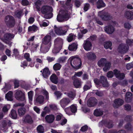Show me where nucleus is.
Masks as SVG:
<instances>
[{
    "label": "nucleus",
    "mask_w": 133,
    "mask_h": 133,
    "mask_svg": "<svg viewBox=\"0 0 133 133\" xmlns=\"http://www.w3.org/2000/svg\"><path fill=\"white\" fill-rule=\"evenodd\" d=\"M109 133H126L125 131L124 130H119L117 132L116 130H110Z\"/></svg>",
    "instance_id": "obj_48"
},
{
    "label": "nucleus",
    "mask_w": 133,
    "mask_h": 133,
    "mask_svg": "<svg viewBox=\"0 0 133 133\" xmlns=\"http://www.w3.org/2000/svg\"><path fill=\"white\" fill-rule=\"evenodd\" d=\"M90 6V5L88 3L85 4L84 5V6L83 9L84 11L85 12L87 11L88 10Z\"/></svg>",
    "instance_id": "obj_61"
},
{
    "label": "nucleus",
    "mask_w": 133,
    "mask_h": 133,
    "mask_svg": "<svg viewBox=\"0 0 133 133\" xmlns=\"http://www.w3.org/2000/svg\"><path fill=\"white\" fill-rule=\"evenodd\" d=\"M97 101L96 99L94 97L90 98L87 102V105L89 107H93L97 104Z\"/></svg>",
    "instance_id": "obj_13"
},
{
    "label": "nucleus",
    "mask_w": 133,
    "mask_h": 133,
    "mask_svg": "<svg viewBox=\"0 0 133 133\" xmlns=\"http://www.w3.org/2000/svg\"><path fill=\"white\" fill-rule=\"evenodd\" d=\"M113 107L115 108H117L122 105L124 103V101L122 99L117 98L114 101Z\"/></svg>",
    "instance_id": "obj_10"
},
{
    "label": "nucleus",
    "mask_w": 133,
    "mask_h": 133,
    "mask_svg": "<svg viewBox=\"0 0 133 133\" xmlns=\"http://www.w3.org/2000/svg\"><path fill=\"white\" fill-rule=\"evenodd\" d=\"M73 84L75 88H81V81L78 78L75 79L73 81Z\"/></svg>",
    "instance_id": "obj_27"
},
{
    "label": "nucleus",
    "mask_w": 133,
    "mask_h": 133,
    "mask_svg": "<svg viewBox=\"0 0 133 133\" xmlns=\"http://www.w3.org/2000/svg\"><path fill=\"white\" fill-rule=\"evenodd\" d=\"M22 10H17L15 12V15L18 18H20L22 13Z\"/></svg>",
    "instance_id": "obj_40"
},
{
    "label": "nucleus",
    "mask_w": 133,
    "mask_h": 133,
    "mask_svg": "<svg viewBox=\"0 0 133 133\" xmlns=\"http://www.w3.org/2000/svg\"><path fill=\"white\" fill-rule=\"evenodd\" d=\"M61 67V65L59 63H57L54 65L53 68L54 71H56L60 70Z\"/></svg>",
    "instance_id": "obj_38"
},
{
    "label": "nucleus",
    "mask_w": 133,
    "mask_h": 133,
    "mask_svg": "<svg viewBox=\"0 0 133 133\" xmlns=\"http://www.w3.org/2000/svg\"><path fill=\"white\" fill-rule=\"evenodd\" d=\"M112 43L110 41H106L104 43V46L106 49H109L110 50H112V48L111 47L112 45Z\"/></svg>",
    "instance_id": "obj_28"
},
{
    "label": "nucleus",
    "mask_w": 133,
    "mask_h": 133,
    "mask_svg": "<svg viewBox=\"0 0 133 133\" xmlns=\"http://www.w3.org/2000/svg\"><path fill=\"white\" fill-rule=\"evenodd\" d=\"M54 94L58 98H60L62 95V94L59 91H55L54 92Z\"/></svg>",
    "instance_id": "obj_63"
},
{
    "label": "nucleus",
    "mask_w": 133,
    "mask_h": 133,
    "mask_svg": "<svg viewBox=\"0 0 133 133\" xmlns=\"http://www.w3.org/2000/svg\"><path fill=\"white\" fill-rule=\"evenodd\" d=\"M14 37V35L13 34L7 33L4 34L3 37L4 40L8 41L9 43H8V44L10 46L11 45V42H10L9 41L13 38Z\"/></svg>",
    "instance_id": "obj_16"
},
{
    "label": "nucleus",
    "mask_w": 133,
    "mask_h": 133,
    "mask_svg": "<svg viewBox=\"0 0 133 133\" xmlns=\"http://www.w3.org/2000/svg\"><path fill=\"white\" fill-rule=\"evenodd\" d=\"M103 111L100 109H96L94 112V114L95 116H100L103 114Z\"/></svg>",
    "instance_id": "obj_30"
},
{
    "label": "nucleus",
    "mask_w": 133,
    "mask_h": 133,
    "mask_svg": "<svg viewBox=\"0 0 133 133\" xmlns=\"http://www.w3.org/2000/svg\"><path fill=\"white\" fill-rule=\"evenodd\" d=\"M94 91V92L97 96L99 97H102L104 95L102 91H99L98 90H93V91Z\"/></svg>",
    "instance_id": "obj_46"
},
{
    "label": "nucleus",
    "mask_w": 133,
    "mask_h": 133,
    "mask_svg": "<svg viewBox=\"0 0 133 133\" xmlns=\"http://www.w3.org/2000/svg\"><path fill=\"white\" fill-rule=\"evenodd\" d=\"M37 27L36 26L33 25L32 26H29L28 28V32H36L37 30Z\"/></svg>",
    "instance_id": "obj_35"
},
{
    "label": "nucleus",
    "mask_w": 133,
    "mask_h": 133,
    "mask_svg": "<svg viewBox=\"0 0 133 133\" xmlns=\"http://www.w3.org/2000/svg\"><path fill=\"white\" fill-rule=\"evenodd\" d=\"M100 17L103 21H109L110 20L112 17L108 13L104 12L100 15Z\"/></svg>",
    "instance_id": "obj_12"
},
{
    "label": "nucleus",
    "mask_w": 133,
    "mask_h": 133,
    "mask_svg": "<svg viewBox=\"0 0 133 133\" xmlns=\"http://www.w3.org/2000/svg\"><path fill=\"white\" fill-rule=\"evenodd\" d=\"M114 75L116 77L119 79H123L125 77V75L123 73H121L120 71L115 69L113 70Z\"/></svg>",
    "instance_id": "obj_11"
},
{
    "label": "nucleus",
    "mask_w": 133,
    "mask_h": 133,
    "mask_svg": "<svg viewBox=\"0 0 133 133\" xmlns=\"http://www.w3.org/2000/svg\"><path fill=\"white\" fill-rule=\"evenodd\" d=\"M124 109L127 111H130L131 109V105L129 104H126L124 106Z\"/></svg>",
    "instance_id": "obj_62"
},
{
    "label": "nucleus",
    "mask_w": 133,
    "mask_h": 133,
    "mask_svg": "<svg viewBox=\"0 0 133 133\" xmlns=\"http://www.w3.org/2000/svg\"><path fill=\"white\" fill-rule=\"evenodd\" d=\"M77 109L76 106L75 105L72 104L69 107L65 108L64 110L66 114L68 115H70L72 113H75L76 112Z\"/></svg>",
    "instance_id": "obj_8"
},
{
    "label": "nucleus",
    "mask_w": 133,
    "mask_h": 133,
    "mask_svg": "<svg viewBox=\"0 0 133 133\" xmlns=\"http://www.w3.org/2000/svg\"><path fill=\"white\" fill-rule=\"evenodd\" d=\"M71 0H67L65 2V5L68 6V9L70 10L71 9L72 5L71 3Z\"/></svg>",
    "instance_id": "obj_45"
},
{
    "label": "nucleus",
    "mask_w": 133,
    "mask_h": 133,
    "mask_svg": "<svg viewBox=\"0 0 133 133\" xmlns=\"http://www.w3.org/2000/svg\"><path fill=\"white\" fill-rule=\"evenodd\" d=\"M51 36L47 35L45 36L42 39V43L40 47V51L43 52L48 50L51 45Z\"/></svg>",
    "instance_id": "obj_1"
},
{
    "label": "nucleus",
    "mask_w": 133,
    "mask_h": 133,
    "mask_svg": "<svg viewBox=\"0 0 133 133\" xmlns=\"http://www.w3.org/2000/svg\"><path fill=\"white\" fill-rule=\"evenodd\" d=\"M69 27L68 26L65 27H61V33H64V34L63 35L66 34L67 31L69 30Z\"/></svg>",
    "instance_id": "obj_49"
},
{
    "label": "nucleus",
    "mask_w": 133,
    "mask_h": 133,
    "mask_svg": "<svg viewBox=\"0 0 133 133\" xmlns=\"http://www.w3.org/2000/svg\"><path fill=\"white\" fill-rule=\"evenodd\" d=\"M103 124L106 127L109 128H112L113 126V124L112 121L108 119H106L105 121L103 120L99 122V127H101Z\"/></svg>",
    "instance_id": "obj_9"
},
{
    "label": "nucleus",
    "mask_w": 133,
    "mask_h": 133,
    "mask_svg": "<svg viewBox=\"0 0 133 133\" xmlns=\"http://www.w3.org/2000/svg\"><path fill=\"white\" fill-rule=\"evenodd\" d=\"M50 74L49 69L47 67H46L43 69L42 73L43 77L45 78H47Z\"/></svg>",
    "instance_id": "obj_21"
},
{
    "label": "nucleus",
    "mask_w": 133,
    "mask_h": 133,
    "mask_svg": "<svg viewBox=\"0 0 133 133\" xmlns=\"http://www.w3.org/2000/svg\"><path fill=\"white\" fill-rule=\"evenodd\" d=\"M128 45L124 43L120 44L118 47V50L119 53L124 54L127 53L129 49Z\"/></svg>",
    "instance_id": "obj_6"
},
{
    "label": "nucleus",
    "mask_w": 133,
    "mask_h": 133,
    "mask_svg": "<svg viewBox=\"0 0 133 133\" xmlns=\"http://www.w3.org/2000/svg\"><path fill=\"white\" fill-rule=\"evenodd\" d=\"M124 16L127 19H133V12L131 11H126L124 13Z\"/></svg>",
    "instance_id": "obj_22"
},
{
    "label": "nucleus",
    "mask_w": 133,
    "mask_h": 133,
    "mask_svg": "<svg viewBox=\"0 0 133 133\" xmlns=\"http://www.w3.org/2000/svg\"><path fill=\"white\" fill-rule=\"evenodd\" d=\"M126 42L127 45L131 46L132 45L133 43V39L131 40L130 39H128L126 40Z\"/></svg>",
    "instance_id": "obj_52"
},
{
    "label": "nucleus",
    "mask_w": 133,
    "mask_h": 133,
    "mask_svg": "<svg viewBox=\"0 0 133 133\" xmlns=\"http://www.w3.org/2000/svg\"><path fill=\"white\" fill-rule=\"evenodd\" d=\"M13 53L12 56V57L14 56L16 58L19 57L20 55L19 54V52L18 50L17 49H14L13 50Z\"/></svg>",
    "instance_id": "obj_39"
},
{
    "label": "nucleus",
    "mask_w": 133,
    "mask_h": 133,
    "mask_svg": "<svg viewBox=\"0 0 133 133\" xmlns=\"http://www.w3.org/2000/svg\"><path fill=\"white\" fill-rule=\"evenodd\" d=\"M52 8L48 6H43L41 9V12L43 14H44V17L46 19H50L53 17V14L52 13Z\"/></svg>",
    "instance_id": "obj_2"
},
{
    "label": "nucleus",
    "mask_w": 133,
    "mask_h": 133,
    "mask_svg": "<svg viewBox=\"0 0 133 133\" xmlns=\"http://www.w3.org/2000/svg\"><path fill=\"white\" fill-rule=\"evenodd\" d=\"M5 23L8 27H14L16 24V22L14 17L11 15H8L4 18Z\"/></svg>",
    "instance_id": "obj_3"
},
{
    "label": "nucleus",
    "mask_w": 133,
    "mask_h": 133,
    "mask_svg": "<svg viewBox=\"0 0 133 133\" xmlns=\"http://www.w3.org/2000/svg\"><path fill=\"white\" fill-rule=\"evenodd\" d=\"M101 84L103 87H108L109 86V84L107 80V78L102 76H100Z\"/></svg>",
    "instance_id": "obj_18"
},
{
    "label": "nucleus",
    "mask_w": 133,
    "mask_h": 133,
    "mask_svg": "<svg viewBox=\"0 0 133 133\" xmlns=\"http://www.w3.org/2000/svg\"><path fill=\"white\" fill-rule=\"evenodd\" d=\"M44 111L41 114V116H45L47 114H49L51 111V110L48 107H46L44 109Z\"/></svg>",
    "instance_id": "obj_33"
},
{
    "label": "nucleus",
    "mask_w": 133,
    "mask_h": 133,
    "mask_svg": "<svg viewBox=\"0 0 133 133\" xmlns=\"http://www.w3.org/2000/svg\"><path fill=\"white\" fill-rule=\"evenodd\" d=\"M75 5L76 8H78L81 5V3L79 0H75Z\"/></svg>",
    "instance_id": "obj_56"
},
{
    "label": "nucleus",
    "mask_w": 133,
    "mask_h": 133,
    "mask_svg": "<svg viewBox=\"0 0 133 133\" xmlns=\"http://www.w3.org/2000/svg\"><path fill=\"white\" fill-rule=\"evenodd\" d=\"M70 64L73 68L77 69L81 68L82 65L81 59L79 57L72 58L70 61Z\"/></svg>",
    "instance_id": "obj_4"
},
{
    "label": "nucleus",
    "mask_w": 133,
    "mask_h": 133,
    "mask_svg": "<svg viewBox=\"0 0 133 133\" xmlns=\"http://www.w3.org/2000/svg\"><path fill=\"white\" fill-rule=\"evenodd\" d=\"M77 48V46L75 44H72L70 45L68 47V49L70 51H75Z\"/></svg>",
    "instance_id": "obj_44"
},
{
    "label": "nucleus",
    "mask_w": 133,
    "mask_h": 133,
    "mask_svg": "<svg viewBox=\"0 0 133 133\" xmlns=\"http://www.w3.org/2000/svg\"><path fill=\"white\" fill-rule=\"evenodd\" d=\"M44 98L43 96L41 95H39L37 97L35 100L36 103L41 104L43 103Z\"/></svg>",
    "instance_id": "obj_32"
},
{
    "label": "nucleus",
    "mask_w": 133,
    "mask_h": 133,
    "mask_svg": "<svg viewBox=\"0 0 133 133\" xmlns=\"http://www.w3.org/2000/svg\"><path fill=\"white\" fill-rule=\"evenodd\" d=\"M41 4V2L40 1H38L35 3V6L38 11H40L41 10L40 6Z\"/></svg>",
    "instance_id": "obj_43"
},
{
    "label": "nucleus",
    "mask_w": 133,
    "mask_h": 133,
    "mask_svg": "<svg viewBox=\"0 0 133 133\" xmlns=\"http://www.w3.org/2000/svg\"><path fill=\"white\" fill-rule=\"evenodd\" d=\"M51 81L53 83L56 84L58 82V78L56 75L55 74H52L50 77Z\"/></svg>",
    "instance_id": "obj_24"
},
{
    "label": "nucleus",
    "mask_w": 133,
    "mask_h": 133,
    "mask_svg": "<svg viewBox=\"0 0 133 133\" xmlns=\"http://www.w3.org/2000/svg\"><path fill=\"white\" fill-rule=\"evenodd\" d=\"M131 26V24L128 22H126L124 24V27L128 29H130Z\"/></svg>",
    "instance_id": "obj_58"
},
{
    "label": "nucleus",
    "mask_w": 133,
    "mask_h": 133,
    "mask_svg": "<svg viewBox=\"0 0 133 133\" xmlns=\"http://www.w3.org/2000/svg\"><path fill=\"white\" fill-rule=\"evenodd\" d=\"M70 102V101L68 98H63L60 101L61 107L63 108L65 107Z\"/></svg>",
    "instance_id": "obj_15"
},
{
    "label": "nucleus",
    "mask_w": 133,
    "mask_h": 133,
    "mask_svg": "<svg viewBox=\"0 0 133 133\" xmlns=\"http://www.w3.org/2000/svg\"><path fill=\"white\" fill-rule=\"evenodd\" d=\"M82 111L84 113L89 112L90 111V109L87 107H82Z\"/></svg>",
    "instance_id": "obj_57"
},
{
    "label": "nucleus",
    "mask_w": 133,
    "mask_h": 133,
    "mask_svg": "<svg viewBox=\"0 0 133 133\" xmlns=\"http://www.w3.org/2000/svg\"><path fill=\"white\" fill-rule=\"evenodd\" d=\"M76 36L72 33L70 34L67 37V40L68 42H70L74 41L75 39V37Z\"/></svg>",
    "instance_id": "obj_34"
},
{
    "label": "nucleus",
    "mask_w": 133,
    "mask_h": 133,
    "mask_svg": "<svg viewBox=\"0 0 133 133\" xmlns=\"http://www.w3.org/2000/svg\"><path fill=\"white\" fill-rule=\"evenodd\" d=\"M125 128L128 131H131L132 129V126L130 123H128L125 125Z\"/></svg>",
    "instance_id": "obj_50"
},
{
    "label": "nucleus",
    "mask_w": 133,
    "mask_h": 133,
    "mask_svg": "<svg viewBox=\"0 0 133 133\" xmlns=\"http://www.w3.org/2000/svg\"><path fill=\"white\" fill-rule=\"evenodd\" d=\"M86 55L88 60L89 61H94L97 58V56L95 53L92 52H88L86 54Z\"/></svg>",
    "instance_id": "obj_14"
},
{
    "label": "nucleus",
    "mask_w": 133,
    "mask_h": 133,
    "mask_svg": "<svg viewBox=\"0 0 133 133\" xmlns=\"http://www.w3.org/2000/svg\"><path fill=\"white\" fill-rule=\"evenodd\" d=\"M55 118V117H45V119L46 122L49 123H52Z\"/></svg>",
    "instance_id": "obj_41"
},
{
    "label": "nucleus",
    "mask_w": 133,
    "mask_h": 133,
    "mask_svg": "<svg viewBox=\"0 0 133 133\" xmlns=\"http://www.w3.org/2000/svg\"><path fill=\"white\" fill-rule=\"evenodd\" d=\"M10 114L11 115V116H17V114L16 111L14 109L11 110Z\"/></svg>",
    "instance_id": "obj_55"
},
{
    "label": "nucleus",
    "mask_w": 133,
    "mask_h": 133,
    "mask_svg": "<svg viewBox=\"0 0 133 133\" xmlns=\"http://www.w3.org/2000/svg\"><path fill=\"white\" fill-rule=\"evenodd\" d=\"M23 121L25 122L29 123H32L33 120L31 117H24L23 118Z\"/></svg>",
    "instance_id": "obj_37"
},
{
    "label": "nucleus",
    "mask_w": 133,
    "mask_h": 133,
    "mask_svg": "<svg viewBox=\"0 0 133 133\" xmlns=\"http://www.w3.org/2000/svg\"><path fill=\"white\" fill-rule=\"evenodd\" d=\"M24 58L28 62H30L31 61V59L30 58V55L29 53H25L24 55Z\"/></svg>",
    "instance_id": "obj_47"
},
{
    "label": "nucleus",
    "mask_w": 133,
    "mask_h": 133,
    "mask_svg": "<svg viewBox=\"0 0 133 133\" xmlns=\"http://www.w3.org/2000/svg\"><path fill=\"white\" fill-rule=\"evenodd\" d=\"M114 28L111 25L107 26L105 27V30L108 34H111L114 31Z\"/></svg>",
    "instance_id": "obj_20"
},
{
    "label": "nucleus",
    "mask_w": 133,
    "mask_h": 133,
    "mask_svg": "<svg viewBox=\"0 0 133 133\" xmlns=\"http://www.w3.org/2000/svg\"><path fill=\"white\" fill-rule=\"evenodd\" d=\"M66 58L65 57H60L58 59V62L60 63H63L65 62Z\"/></svg>",
    "instance_id": "obj_53"
},
{
    "label": "nucleus",
    "mask_w": 133,
    "mask_h": 133,
    "mask_svg": "<svg viewBox=\"0 0 133 133\" xmlns=\"http://www.w3.org/2000/svg\"><path fill=\"white\" fill-rule=\"evenodd\" d=\"M12 92L10 91L5 95V97L8 100L11 101L12 100Z\"/></svg>",
    "instance_id": "obj_36"
},
{
    "label": "nucleus",
    "mask_w": 133,
    "mask_h": 133,
    "mask_svg": "<svg viewBox=\"0 0 133 133\" xmlns=\"http://www.w3.org/2000/svg\"><path fill=\"white\" fill-rule=\"evenodd\" d=\"M26 112V109L24 107H22L18 109V113L19 116H23Z\"/></svg>",
    "instance_id": "obj_25"
},
{
    "label": "nucleus",
    "mask_w": 133,
    "mask_h": 133,
    "mask_svg": "<svg viewBox=\"0 0 133 133\" xmlns=\"http://www.w3.org/2000/svg\"><path fill=\"white\" fill-rule=\"evenodd\" d=\"M84 49L87 51L90 50L92 48V44L91 42L88 40H86L83 44Z\"/></svg>",
    "instance_id": "obj_17"
},
{
    "label": "nucleus",
    "mask_w": 133,
    "mask_h": 133,
    "mask_svg": "<svg viewBox=\"0 0 133 133\" xmlns=\"http://www.w3.org/2000/svg\"><path fill=\"white\" fill-rule=\"evenodd\" d=\"M15 97L18 101H24L25 100V93L21 90H18L16 92Z\"/></svg>",
    "instance_id": "obj_7"
},
{
    "label": "nucleus",
    "mask_w": 133,
    "mask_h": 133,
    "mask_svg": "<svg viewBox=\"0 0 133 133\" xmlns=\"http://www.w3.org/2000/svg\"><path fill=\"white\" fill-rule=\"evenodd\" d=\"M106 4L103 0H98L96 3V6L98 9L104 7Z\"/></svg>",
    "instance_id": "obj_23"
},
{
    "label": "nucleus",
    "mask_w": 133,
    "mask_h": 133,
    "mask_svg": "<svg viewBox=\"0 0 133 133\" xmlns=\"http://www.w3.org/2000/svg\"><path fill=\"white\" fill-rule=\"evenodd\" d=\"M46 116H63L60 113L56 114L55 112H53V114L47 115Z\"/></svg>",
    "instance_id": "obj_51"
},
{
    "label": "nucleus",
    "mask_w": 133,
    "mask_h": 133,
    "mask_svg": "<svg viewBox=\"0 0 133 133\" xmlns=\"http://www.w3.org/2000/svg\"><path fill=\"white\" fill-rule=\"evenodd\" d=\"M114 72L110 71H108L107 74V76L108 78H111L113 77Z\"/></svg>",
    "instance_id": "obj_59"
},
{
    "label": "nucleus",
    "mask_w": 133,
    "mask_h": 133,
    "mask_svg": "<svg viewBox=\"0 0 133 133\" xmlns=\"http://www.w3.org/2000/svg\"><path fill=\"white\" fill-rule=\"evenodd\" d=\"M111 65V63L109 61H107L105 64L104 67L103 68V70L104 72H107L109 70Z\"/></svg>",
    "instance_id": "obj_31"
},
{
    "label": "nucleus",
    "mask_w": 133,
    "mask_h": 133,
    "mask_svg": "<svg viewBox=\"0 0 133 133\" xmlns=\"http://www.w3.org/2000/svg\"><path fill=\"white\" fill-rule=\"evenodd\" d=\"M132 94L131 92L126 93L125 98V101L127 103H130L132 101Z\"/></svg>",
    "instance_id": "obj_19"
},
{
    "label": "nucleus",
    "mask_w": 133,
    "mask_h": 133,
    "mask_svg": "<svg viewBox=\"0 0 133 133\" xmlns=\"http://www.w3.org/2000/svg\"><path fill=\"white\" fill-rule=\"evenodd\" d=\"M107 62V59L106 58H102L98 61L97 64L99 67L104 66Z\"/></svg>",
    "instance_id": "obj_29"
},
{
    "label": "nucleus",
    "mask_w": 133,
    "mask_h": 133,
    "mask_svg": "<svg viewBox=\"0 0 133 133\" xmlns=\"http://www.w3.org/2000/svg\"><path fill=\"white\" fill-rule=\"evenodd\" d=\"M43 95L45 96L46 99H48L49 98V93L46 90H43L42 91Z\"/></svg>",
    "instance_id": "obj_54"
},
{
    "label": "nucleus",
    "mask_w": 133,
    "mask_h": 133,
    "mask_svg": "<svg viewBox=\"0 0 133 133\" xmlns=\"http://www.w3.org/2000/svg\"><path fill=\"white\" fill-rule=\"evenodd\" d=\"M94 82L97 85H99L101 84L100 79H99L97 78H96L94 79Z\"/></svg>",
    "instance_id": "obj_60"
},
{
    "label": "nucleus",
    "mask_w": 133,
    "mask_h": 133,
    "mask_svg": "<svg viewBox=\"0 0 133 133\" xmlns=\"http://www.w3.org/2000/svg\"><path fill=\"white\" fill-rule=\"evenodd\" d=\"M69 18V16L67 11L63 10L61 14H58L57 19L59 22H62L68 20Z\"/></svg>",
    "instance_id": "obj_5"
},
{
    "label": "nucleus",
    "mask_w": 133,
    "mask_h": 133,
    "mask_svg": "<svg viewBox=\"0 0 133 133\" xmlns=\"http://www.w3.org/2000/svg\"><path fill=\"white\" fill-rule=\"evenodd\" d=\"M54 29L55 33L58 35L63 36L64 34V33L61 32V27H57L56 25H55L54 27Z\"/></svg>",
    "instance_id": "obj_26"
},
{
    "label": "nucleus",
    "mask_w": 133,
    "mask_h": 133,
    "mask_svg": "<svg viewBox=\"0 0 133 133\" xmlns=\"http://www.w3.org/2000/svg\"><path fill=\"white\" fill-rule=\"evenodd\" d=\"M126 68L127 69L129 70L133 68V63H131L128 64L126 65Z\"/></svg>",
    "instance_id": "obj_64"
},
{
    "label": "nucleus",
    "mask_w": 133,
    "mask_h": 133,
    "mask_svg": "<svg viewBox=\"0 0 133 133\" xmlns=\"http://www.w3.org/2000/svg\"><path fill=\"white\" fill-rule=\"evenodd\" d=\"M37 130L38 133H43L44 131V128L41 125H39L37 127Z\"/></svg>",
    "instance_id": "obj_42"
}]
</instances>
